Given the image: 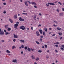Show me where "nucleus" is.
I'll list each match as a JSON object with an SVG mask.
<instances>
[{
  "instance_id": "f257e3e1",
  "label": "nucleus",
  "mask_w": 64,
  "mask_h": 64,
  "mask_svg": "<svg viewBox=\"0 0 64 64\" xmlns=\"http://www.w3.org/2000/svg\"><path fill=\"white\" fill-rule=\"evenodd\" d=\"M20 29H22V30H25V26H20Z\"/></svg>"
},
{
  "instance_id": "f03ea898",
  "label": "nucleus",
  "mask_w": 64,
  "mask_h": 64,
  "mask_svg": "<svg viewBox=\"0 0 64 64\" xmlns=\"http://www.w3.org/2000/svg\"><path fill=\"white\" fill-rule=\"evenodd\" d=\"M24 4L26 6H28V4L27 2V1H25L24 2Z\"/></svg>"
},
{
  "instance_id": "7ed1b4c3",
  "label": "nucleus",
  "mask_w": 64,
  "mask_h": 64,
  "mask_svg": "<svg viewBox=\"0 0 64 64\" xmlns=\"http://www.w3.org/2000/svg\"><path fill=\"white\" fill-rule=\"evenodd\" d=\"M36 35L37 36H40V34H39V32L38 31H36Z\"/></svg>"
},
{
  "instance_id": "20e7f679",
  "label": "nucleus",
  "mask_w": 64,
  "mask_h": 64,
  "mask_svg": "<svg viewBox=\"0 0 64 64\" xmlns=\"http://www.w3.org/2000/svg\"><path fill=\"white\" fill-rule=\"evenodd\" d=\"M48 4H50V5H55V4L54 3H49L48 2Z\"/></svg>"
},
{
  "instance_id": "39448f33",
  "label": "nucleus",
  "mask_w": 64,
  "mask_h": 64,
  "mask_svg": "<svg viewBox=\"0 0 64 64\" xmlns=\"http://www.w3.org/2000/svg\"><path fill=\"white\" fill-rule=\"evenodd\" d=\"M0 35H4V33L3 31L2 30L0 32Z\"/></svg>"
},
{
  "instance_id": "423d86ee",
  "label": "nucleus",
  "mask_w": 64,
  "mask_h": 64,
  "mask_svg": "<svg viewBox=\"0 0 64 64\" xmlns=\"http://www.w3.org/2000/svg\"><path fill=\"white\" fill-rule=\"evenodd\" d=\"M57 31H60V30H62V29L59 27L57 28H56Z\"/></svg>"
},
{
  "instance_id": "0eeeda50",
  "label": "nucleus",
  "mask_w": 64,
  "mask_h": 64,
  "mask_svg": "<svg viewBox=\"0 0 64 64\" xmlns=\"http://www.w3.org/2000/svg\"><path fill=\"white\" fill-rule=\"evenodd\" d=\"M14 38H17V37H18V36L16 35H15V34H14Z\"/></svg>"
},
{
  "instance_id": "6e6552de",
  "label": "nucleus",
  "mask_w": 64,
  "mask_h": 64,
  "mask_svg": "<svg viewBox=\"0 0 64 64\" xmlns=\"http://www.w3.org/2000/svg\"><path fill=\"white\" fill-rule=\"evenodd\" d=\"M31 4H34V5H35V6H36V5H37V4H36V3H35V2H31Z\"/></svg>"
},
{
  "instance_id": "1a4fd4ad",
  "label": "nucleus",
  "mask_w": 64,
  "mask_h": 64,
  "mask_svg": "<svg viewBox=\"0 0 64 64\" xmlns=\"http://www.w3.org/2000/svg\"><path fill=\"white\" fill-rule=\"evenodd\" d=\"M59 14L60 16H62L63 15V13L62 12L60 13Z\"/></svg>"
},
{
  "instance_id": "9d476101",
  "label": "nucleus",
  "mask_w": 64,
  "mask_h": 64,
  "mask_svg": "<svg viewBox=\"0 0 64 64\" xmlns=\"http://www.w3.org/2000/svg\"><path fill=\"white\" fill-rule=\"evenodd\" d=\"M9 20L10 22L12 23H13V20H12L11 19H9Z\"/></svg>"
},
{
  "instance_id": "9b49d317",
  "label": "nucleus",
  "mask_w": 64,
  "mask_h": 64,
  "mask_svg": "<svg viewBox=\"0 0 64 64\" xmlns=\"http://www.w3.org/2000/svg\"><path fill=\"white\" fill-rule=\"evenodd\" d=\"M14 18L15 19H16V18H17V14H16L14 15Z\"/></svg>"
},
{
  "instance_id": "f8f14e48",
  "label": "nucleus",
  "mask_w": 64,
  "mask_h": 64,
  "mask_svg": "<svg viewBox=\"0 0 64 64\" xmlns=\"http://www.w3.org/2000/svg\"><path fill=\"white\" fill-rule=\"evenodd\" d=\"M39 31L40 33V34H42V32H43L42 30H39Z\"/></svg>"
},
{
  "instance_id": "ddd939ff",
  "label": "nucleus",
  "mask_w": 64,
  "mask_h": 64,
  "mask_svg": "<svg viewBox=\"0 0 64 64\" xmlns=\"http://www.w3.org/2000/svg\"><path fill=\"white\" fill-rule=\"evenodd\" d=\"M18 26V24H14V28H16Z\"/></svg>"
},
{
  "instance_id": "4468645a",
  "label": "nucleus",
  "mask_w": 64,
  "mask_h": 64,
  "mask_svg": "<svg viewBox=\"0 0 64 64\" xmlns=\"http://www.w3.org/2000/svg\"><path fill=\"white\" fill-rule=\"evenodd\" d=\"M12 62H14V63H17V60H14L12 61Z\"/></svg>"
},
{
  "instance_id": "2eb2a0df",
  "label": "nucleus",
  "mask_w": 64,
  "mask_h": 64,
  "mask_svg": "<svg viewBox=\"0 0 64 64\" xmlns=\"http://www.w3.org/2000/svg\"><path fill=\"white\" fill-rule=\"evenodd\" d=\"M8 25H5L4 26L5 28L6 29H7L8 28Z\"/></svg>"
},
{
  "instance_id": "dca6fc26",
  "label": "nucleus",
  "mask_w": 64,
  "mask_h": 64,
  "mask_svg": "<svg viewBox=\"0 0 64 64\" xmlns=\"http://www.w3.org/2000/svg\"><path fill=\"white\" fill-rule=\"evenodd\" d=\"M20 41H21V42H22V43H25V41H24V40H21Z\"/></svg>"
},
{
  "instance_id": "f3484780",
  "label": "nucleus",
  "mask_w": 64,
  "mask_h": 64,
  "mask_svg": "<svg viewBox=\"0 0 64 64\" xmlns=\"http://www.w3.org/2000/svg\"><path fill=\"white\" fill-rule=\"evenodd\" d=\"M36 61H38V60H39V58L38 57H37L36 58Z\"/></svg>"
},
{
  "instance_id": "a211bd4d",
  "label": "nucleus",
  "mask_w": 64,
  "mask_h": 64,
  "mask_svg": "<svg viewBox=\"0 0 64 64\" xmlns=\"http://www.w3.org/2000/svg\"><path fill=\"white\" fill-rule=\"evenodd\" d=\"M11 30V28H8V31H10Z\"/></svg>"
},
{
  "instance_id": "6ab92c4d",
  "label": "nucleus",
  "mask_w": 64,
  "mask_h": 64,
  "mask_svg": "<svg viewBox=\"0 0 64 64\" xmlns=\"http://www.w3.org/2000/svg\"><path fill=\"white\" fill-rule=\"evenodd\" d=\"M56 11L57 12H59V11H60V10H59V9L58 8L56 9Z\"/></svg>"
},
{
  "instance_id": "aec40b11",
  "label": "nucleus",
  "mask_w": 64,
  "mask_h": 64,
  "mask_svg": "<svg viewBox=\"0 0 64 64\" xmlns=\"http://www.w3.org/2000/svg\"><path fill=\"white\" fill-rule=\"evenodd\" d=\"M6 52L8 53H10V52L8 50H6Z\"/></svg>"
},
{
  "instance_id": "412c9836",
  "label": "nucleus",
  "mask_w": 64,
  "mask_h": 64,
  "mask_svg": "<svg viewBox=\"0 0 64 64\" xmlns=\"http://www.w3.org/2000/svg\"><path fill=\"white\" fill-rule=\"evenodd\" d=\"M32 59H35V58H34V56H33V55L32 56Z\"/></svg>"
},
{
  "instance_id": "4be33fe9",
  "label": "nucleus",
  "mask_w": 64,
  "mask_h": 64,
  "mask_svg": "<svg viewBox=\"0 0 64 64\" xmlns=\"http://www.w3.org/2000/svg\"><path fill=\"white\" fill-rule=\"evenodd\" d=\"M27 2H28L29 4L30 5L31 4V2L30 1H27Z\"/></svg>"
},
{
  "instance_id": "5701e85b",
  "label": "nucleus",
  "mask_w": 64,
  "mask_h": 64,
  "mask_svg": "<svg viewBox=\"0 0 64 64\" xmlns=\"http://www.w3.org/2000/svg\"><path fill=\"white\" fill-rule=\"evenodd\" d=\"M38 52L39 53H41V52H42V50H39L38 51Z\"/></svg>"
},
{
  "instance_id": "b1692460",
  "label": "nucleus",
  "mask_w": 64,
  "mask_h": 64,
  "mask_svg": "<svg viewBox=\"0 0 64 64\" xmlns=\"http://www.w3.org/2000/svg\"><path fill=\"white\" fill-rule=\"evenodd\" d=\"M58 34H59L60 36H61L62 35V33L61 32H58Z\"/></svg>"
},
{
  "instance_id": "393cba45",
  "label": "nucleus",
  "mask_w": 64,
  "mask_h": 64,
  "mask_svg": "<svg viewBox=\"0 0 64 64\" xmlns=\"http://www.w3.org/2000/svg\"><path fill=\"white\" fill-rule=\"evenodd\" d=\"M28 51H31V50H30V48H29V47H28Z\"/></svg>"
},
{
  "instance_id": "a878e982",
  "label": "nucleus",
  "mask_w": 64,
  "mask_h": 64,
  "mask_svg": "<svg viewBox=\"0 0 64 64\" xmlns=\"http://www.w3.org/2000/svg\"><path fill=\"white\" fill-rule=\"evenodd\" d=\"M22 14H24V15H27V13H22Z\"/></svg>"
},
{
  "instance_id": "bb28decb",
  "label": "nucleus",
  "mask_w": 64,
  "mask_h": 64,
  "mask_svg": "<svg viewBox=\"0 0 64 64\" xmlns=\"http://www.w3.org/2000/svg\"><path fill=\"white\" fill-rule=\"evenodd\" d=\"M22 18H21L20 17L19 18V20H20V21H21V20H22Z\"/></svg>"
},
{
  "instance_id": "cd10ccee",
  "label": "nucleus",
  "mask_w": 64,
  "mask_h": 64,
  "mask_svg": "<svg viewBox=\"0 0 64 64\" xmlns=\"http://www.w3.org/2000/svg\"><path fill=\"white\" fill-rule=\"evenodd\" d=\"M36 43H37V44H40V43H39V42H38L36 41Z\"/></svg>"
},
{
  "instance_id": "c85d7f7f",
  "label": "nucleus",
  "mask_w": 64,
  "mask_h": 64,
  "mask_svg": "<svg viewBox=\"0 0 64 64\" xmlns=\"http://www.w3.org/2000/svg\"><path fill=\"white\" fill-rule=\"evenodd\" d=\"M16 47H15V46H13L12 47V49H14V48H16Z\"/></svg>"
},
{
  "instance_id": "c756f323",
  "label": "nucleus",
  "mask_w": 64,
  "mask_h": 64,
  "mask_svg": "<svg viewBox=\"0 0 64 64\" xmlns=\"http://www.w3.org/2000/svg\"><path fill=\"white\" fill-rule=\"evenodd\" d=\"M60 49L62 50V51H63L64 50V48H61Z\"/></svg>"
},
{
  "instance_id": "7c9ffc66",
  "label": "nucleus",
  "mask_w": 64,
  "mask_h": 64,
  "mask_svg": "<svg viewBox=\"0 0 64 64\" xmlns=\"http://www.w3.org/2000/svg\"><path fill=\"white\" fill-rule=\"evenodd\" d=\"M34 19L35 20H36V17L34 16Z\"/></svg>"
},
{
  "instance_id": "2f4dec72",
  "label": "nucleus",
  "mask_w": 64,
  "mask_h": 64,
  "mask_svg": "<svg viewBox=\"0 0 64 64\" xmlns=\"http://www.w3.org/2000/svg\"><path fill=\"white\" fill-rule=\"evenodd\" d=\"M44 46H45V48H47V45L45 44L44 45Z\"/></svg>"
},
{
  "instance_id": "473e14b6",
  "label": "nucleus",
  "mask_w": 64,
  "mask_h": 64,
  "mask_svg": "<svg viewBox=\"0 0 64 64\" xmlns=\"http://www.w3.org/2000/svg\"><path fill=\"white\" fill-rule=\"evenodd\" d=\"M31 50H32V51H33V50H34V48H33L32 49V48H30Z\"/></svg>"
},
{
  "instance_id": "72a5a7b5",
  "label": "nucleus",
  "mask_w": 64,
  "mask_h": 64,
  "mask_svg": "<svg viewBox=\"0 0 64 64\" xmlns=\"http://www.w3.org/2000/svg\"><path fill=\"white\" fill-rule=\"evenodd\" d=\"M24 49L26 50L27 49V46H25L24 47Z\"/></svg>"
},
{
  "instance_id": "f704fd0d",
  "label": "nucleus",
  "mask_w": 64,
  "mask_h": 64,
  "mask_svg": "<svg viewBox=\"0 0 64 64\" xmlns=\"http://www.w3.org/2000/svg\"><path fill=\"white\" fill-rule=\"evenodd\" d=\"M21 47H22V48H24V45H22L21 46Z\"/></svg>"
},
{
  "instance_id": "c9c22d12",
  "label": "nucleus",
  "mask_w": 64,
  "mask_h": 64,
  "mask_svg": "<svg viewBox=\"0 0 64 64\" xmlns=\"http://www.w3.org/2000/svg\"><path fill=\"white\" fill-rule=\"evenodd\" d=\"M54 22L56 23V24H57V23H58V22H57V21L56 22V21H54Z\"/></svg>"
},
{
  "instance_id": "e433bc0d",
  "label": "nucleus",
  "mask_w": 64,
  "mask_h": 64,
  "mask_svg": "<svg viewBox=\"0 0 64 64\" xmlns=\"http://www.w3.org/2000/svg\"><path fill=\"white\" fill-rule=\"evenodd\" d=\"M34 8H37V7L36 6H34Z\"/></svg>"
},
{
  "instance_id": "4c0bfd02",
  "label": "nucleus",
  "mask_w": 64,
  "mask_h": 64,
  "mask_svg": "<svg viewBox=\"0 0 64 64\" xmlns=\"http://www.w3.org/2000/svg\"><path fill=\"white\" fill-rule=\"evenodd\" d=\"M46 58L47 59H48V58H49V56H48L47 55L46 56Z\"/></svg>"
},
{
  "instance_id": "58836bf2",
  "label": "nucleus",
  "mask_w": 64,
  "mask_h": 64,
  "mask_svg": "<svg viewBox=\"0 0 64 64\" xmlns=\"http://www.w3.org/2000/svg\"><path fill=\"white\" fill-rule=\"evenodd\" d=\"M24 19L22 18L21 20V21H24Z\"/></svg>"
},
{
  "instance_id": "ea45409f",
  "label": "nucleus",
  "mask_w": 64,
  "mask_h": 64,
  "mask_svg": "<svg viewBox=\"0 0 64 64\" xmlns=\"http://www.w3.org/2000/svg\"><path fill=\"white\" fill-rule=\"evenodd\" d=\"M45 34V32H43L42 33V34H43V35H44Z\"/></svg>"
},
{
  "instance_id": "a19ab883",
  "label": "nucleus",
  "mask_w": 64,
  "mask_h": 64,
  "mask_svg": "<svg viewBox=\"0 0 64 64\" xmlns=\"http://www.w3.org/2000/svg\"><path fill=\"white\" fill-rule=\"evenodd\" d=\"M3 4L4 5H6V3L4 2V3H3Z\"/></svg>"
},
{
  "instance_id": "79ce46f5",
  "label": "nucleus",
  "mask_w": 64,
  "mask_h": 64,
  "mask_svg": "<svg viewBox=\"0 0 64 64\" xmlns=\"http://www.w3.org/2000/svg\"><path fill=\"white\" fill-rule=\"evenodd\" d=\"M2 42H5V40H2L1 41Z\"/></svg>"
},
{
  "instance_id": "37998d69",
  "label": "nucleus",
  "mask_w": 64,
  "mask_h": 64,
  "mask_svg": "<svg viewBox=\"0 0 64 64\" xmlns=\"http://www.w3.org/2000/svg\"><path fill=\"white\" fill-rule=\"evenodd\" d=\"M60 40H62V37H60Z\"/></svg>"
},
{
  "instance_id": "c03bdc74",
  "label": "nucleus",
  "mask_w": 64,
  "mask_h": 64,
  "mask_svg": "<svg viewBox=\"0 0 64 64\" xmlns=\"http://www.w3.org/2000/svg\"><path fill=\"white\" fill-rule=\"evenodd\" d=\"M31 30H33V27H31Z\"/></svg>"
},
{
  "instance_id": "a18cd8bd",
  "label": "nucleus",
  "mask_w": 64,
  "mask_h": 64,
  "mask_svg": "<svg viewBox=\"0 0 64 64\" xmlns=\"http://www.w3.org/2000/svg\"><path fill=\"white\" fill-rule=\"evenodd\" d=\"M46 5L48 6H48H49V4H46Z\"/></svg>"
},
{
  "instance_id": "49530a36",
  "label": "nucleus",
  "mask_w": 64,
  "mask_h": 64,
  "mask_svg": "<svg viewBox=\"0 0 64 64\" xmlns=\"http://www.w3.org/2000/svg\"><path fill=\"white\" fill-rule=\"evenodd\" d=\"M62 9L63 11H64V8H62Z\"/></svg>"
},
{
  "instance_id": "de8ad7c7",
  "label": "nucleus",
  "mask_w": 64,
  "mask_h": 64,
  "mask_svg": "<svg viewBox=\"0 0 64 64\" xmlns=\"http://www.w3.org/2000/svg\"><path fill=\"white\" fill-rule=\"evenodd\" d=\"M40 41H41V42H42V38H40Z\"/></svg>"
},
{
  "instance_id": "09e8293b",
  "label": "nucleus",
  "mask_w": 64,
  "mask_h": 64,
  "mask_svg": "<svg viewBox=\"0 0 64 64\" xmlns=\"http://www.w3.org/2000/svg\"><path fill=\"white\" fill-rule=\"evenodd\" d=\"M45 31L47 32V28L45 29Z\"/></svg>"
},
{
  "instance_id": "8fccbe9b",
  "label": "nucleus",
  "mask_w": 64,
  "mask_h": 64,
  "mask_svg": "<svg viewBox=\"0 0 64 64\" xmlns=\"http://www.w3.org/2000/svg\"><path fill=\"white\" fill-rule=\"evenodd\" d=\"M6 11H4L3 12L4 14H6Z\"/></svg>"
},
{
  "instance_id": "3c124183",
  "label": "nucleus",
  "mask_w": 64,
  "mask_h": 64,
  "mask_svg": "<svg viewBox=\"0 0 64 64\" xmlns=\"http://www.w3.org/2000/svg\"><path fill=\"white\" fill-rule=\"evenodd\" d=\"M15 41H16V39H14L13 40L14 42H15Z\"/></svg>"
},
{
  "instance_id": "603ef678",
  "label": "nucleus",
  "mask_w": 64,
  "mask_h": 64,
  "mask_svg": "<svg viewBox=\"0 0 64 64\" xmlns=\"http://www.w3.org/2000/svg\"><path fill=\"white\" fill-rule=\"evenodd\" d=\"M8 32H7L6 33V35H8Z\"/></svg>"
},
{
  "instance_id": "864d4df0",
  "label": "nucleus",
  "mask_w": 64,
  "mask_h": 64,
  "mask_svg": "<svg viewBox=\"0 0 64 64\" xmlns=\"http://www.w3.org/2000/svg\"><path fill=\"white\" fill-rule=\"evenodd\" d=\"M40 37L42 38H43V36H40Z\"/></svg>"
},
{
  "instance_id": "5fc2aeb1",
  "label": "nucleus",
  "mask_w": 64,
  "mask_h": 64,
  "mask_svg": "<svg viewBox=\"0 0 64 64\" xmlns=\"http://www.w3.org/2000/svg\"><path fill=\"white\" fill-rule=\"evenodd\" d=\"M19 22H16V24H19Z\"/></svg>"
},
{
  "instance_id": "6e6d98bb",
  "label": "nucleus",
  "mask_w": 64,
  "mask_h": 64,
  "mask_svg": "<svg viewBox=\"0 0 64 64\" xmlns=\"http://www.w3.org/2000/svg\"><path fill=\"white\" fill-rule=\"evenodd\" d=\"M55 36V34H54L52 35V36Z\"/></svg>"
},
{
  "instance_id": "4d7b16f0",
  "label": "nucleus",
  "mask_w": 64,
  "mask_h": 64,
  "mask_svg": "<svg viewBox=\"0 0 64 64\" xmlns=\"http://www.w3.org/2000/svg\"><path fill=\"white\" fill-rule=\"evenodd\" d=\"M54 27H56V26H56L55 24H54Z\"/></svg>"
},
{
  "instance_id": "13d9d810",
  "label": "nucleus",
  "mask_w": 64,
  "mask_h": 64,
  "mask_svg": "<svg viewBox=\"0 0 64 64\" xmlns=\"http://www.w3.org/2000/svg\"><path fill=\"white\" fill-rule=\"evenodd\" d=\"M8 42H10V41H11V40H10V39H9L8 40Z\"/></svg>"
},
{
  "instance_id": "bf43d9fd",
  "label": "nucleus",
  "mask_w": 64,
  "mask_h": 64,
  "mask_svg": "<svg viewBox=\"0 0 64 64\" xmlns=\"http://www.w3.org/2000/svg\"><path fill=\"white\" fill-rule=\"evenodd\" d=\"M4 32H6V30H4Z\"/></svg>"
},
{
  "instance_id": "052dcab7",
  "label": "nucleus",
  "mask_w": 64,
  "mask_h": 64,
  "mask_svg": "<svg viewBox=\"0 0 64 64\" xmlns=\"http://www.w3.org/2000/svg\"><path fill=\"white\" fill-rule=\"evenodd\" d=\"M55 46H56V47H58V45H56Z\"/></svg>"
},
{
  "instance_id": "680f3d73",
  "label": "nucleus",
  "mask_w": 64,
  "mask_h": 64,
  "mask_svg": "<svg viewBox=\"0 0 64 64\" xmlns=\"http://www.w3.org/2000/svg\"><path fill=\"white\" fill-rule=\"evenodd\" d=\"M56 44H59V42H56Z\"/></svg>"
},
{
  "instance_id": "e2e57ef3",
  "label": "nucleus",
  "mask_w": 64,
  "mask_h": 64,
  "mask_svg": "<svg viewBox=\"0 0 64 64\" xmlns=\"http://www.w3.org/2000/svg\"><path fill=\"white\" fill-rule=\"evenodd\" d=\"M52 29V28H49V30H51Z\"/></svg>"
},
{
  "instance_id": "0e129e2a",
  "label": "nucleus",
  "mask_w": 64,
  "mask_h": 64,
  "mask_svg": "<svg viewBox=\"0 0 64 64\" xmlns=\"http://www.w3.org/2000/svg\"><path fill=\"white\" fill-rule=\"evenodd\" d=\"M21 54H22L23 53V51H22L21 52Z\"/></svg>"
},
{
  "instance_id": "69168bd1",
  "label": "nucleus",
  "mask_w": 64,
  "mask_h": 64,
  "mask_svg": "<svg viewBox=\"0 0 64 64\" xmlns=\"http://www.w3.org/2000/svg\"><path fill=\"white\" fill-rule=\"evenodd\" d=\"M26 29H27V30H29V28H26Z\"/></svg>"
},
{
  "instance_id": "338daca9",
  "label": "nucleus",
  "mask_w": 64,
  "mask_h": 64,
  "mask_svg": "<svg viewBox=\"0 0 64 64\" xmlns=\"http://www.w3.org/2000/svg\"><path fill=\"white\" fill-rule=\"evenodd\" d=\"M55 51L56 52H58V51H57V50H55Z\"/></svg>"
},
{
  "instance_id": "774afa93",
  "label": "nucleus",
  "mask_w": 64,
  "mask_h": 64,
  "mask_svg": "<svg viewBox=\"0 0 64 64\" xmlns=\"http://www.w3.org/2000/svg\"><path fill=\"white\" fill-rule=\"evenodd\" d=\"M44 46H43L42 47V48H44Z\"/></svg>"
}]
</instances>
